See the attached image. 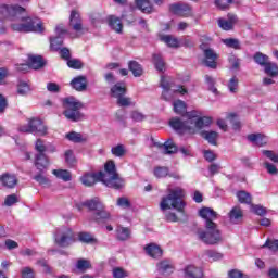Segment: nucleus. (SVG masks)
Wrapping results in <instances>:
<instances>
[{
	"label": "nucleus",
	"mask_w": 278,
	"mask_h": 278,
	"mask_svg": "<svg viewBox=\"0 0 278 278\" xmlns=\"http://www.w3.org/2000/svg\"><path fill=\"white\" fill-rule=\"evenodd\" d=\"M173 105L175 114H179L184 118H188V114H190V112H188V106L186 105V102H184L182 100H176L174 101Z\"/></svg>",
	"instance_id": "22"
},
{
	"label": "nucleus",
	"mask_w": 278,
	"mask_h": 278,
	"mask_svg": "<svg viewBox=\"0 0 278 278\" xmlns=\"http://www.w3.org/2000/svg\"><path fill=\"white\" fill-rule=\"evenodd\" d=\"M146 252L150 257H162V249L155 244V243H150L146 245Z\"/></svg>",
	"instance_id": "31"
},
{
	"label": "nucleus",
	"mask_w": 278,
	"mask_h": 278,
	"mask_svg": "<svg viewBox=\"0 0 278 278\" xmlns=\"http://www.w3.org/2000/svg\"><path fill=\"white\" fill-rule=\"evenodd\" d=\"M187 118H188L187 123H189L190 127H192L191 134H194L197 129H203V127H210V125H212L211 117L197 118V111L187 113Z\"/></svg>",
	"instance_id": "9"
},
{
	"label": "nucleus",
	"mask_w": 278,
	"mask_h": 278,
	"mask_svg": "<svg viewBox=\"0 0 278 278\" xmlns=\"http://www.w3.org/2000/svg\"><path fill=\"white\" fill-rule=\"evenodd\" d=\"M224 45L226 47H229L230 49H240V41L238 39L228 38L223 40Z\"/></svg>",
	"instance_id": "50"
},
{
	"label": "nucleus",
	"mask_w": 278,
	"mask_h": 278,
	"mask_svg": "<svg viewBox=\"0 0 278 278\" xmlns=\"http://www.w3.org/2000/svg\"><path fill=\"white\" fill-rule=\"evenodd\" d=\"M35 149L38 153H45L47 151V146H45V141L42 139H37Z\"/></svg>",
	"instance_id": "60"
},
{
	"label": "nucleus",
	"mask_w": 278,
	"mask_h": 278,
	"mask_svg": "<svg viewBox=\"0 0 278 278\" xmlns=\"http://www.w3.org/2000/svg\"><path fill=\"white\" fill-rule=\"evenodd\" d=\"M68 27L76 34H84V20H81V14H79V11H71ZM74 38H79V35H75Z\"/></svg>",
	"instance_id": "10"
},
{
	"label": "nucleus",
	"mask_w": 278,
	"mask_h": 278,
	"mask_svg": "<svg viewBox=\"0 0 278 278\" xmlns=\"http://www.w3.org/2000/svg\"><path fill=\"white\" fill-rule=\"evenodd\" d=\"M237 198L239 203H244L245 205H251L253 198L251 197V193L247 191H239L237 192Z\"/></svg>",
	"instance_id": "37"
},
{
	"label": "nucleus",
	"mask_w": 278,
	"mask_h": 278,
	"mask_svg": "<svg viewBox=\"0 0 278 278\" xmlns=\"http://www.w3.org/2000/svg\"><path fill=\"white\" fill-rule=\"evenodd\" d=\"M67 66L70 68H76V70H79V68H83L84 64L81 63V61L77 60V59H74V60H68L67 61Z\"/></svg>",
	"instance_id": "61"
},
{
	"label": "nucleus",
	"mask_w": 278,
	"mask_h": 278,
	"mask_svg": "<svg viewBox=\"0 0 278 278\" xmlns=\"http://www.w3.org/2000/svg\"><path fill=\"white\" fill-rule=\"evenodd\" d=\"M184 273L189 278H203V269L194 265H187Z\"/></svg>",
	"instance_id": "20"
},
{
	"label": "nucleus",
	"mask_w": 278,
	"mask_h": 278,
	"mask_svg": "<svg viewBox=\"0 0 278 278\" xmlns=\"http://www.w3.org/2000/svg\"><path fill=\"white\" fill-rule=\"evenodd\" d=\"M202 136L210 144L216 146V140H218V132L216 131H203Z\"/></svg>",
	"instance_id": "42"
},
{
	"label": "nucleus",
	"mask_w": 278,
	"mask_h": 278,
	"mask_svg": "<svg viewBox=\"0 0 278 278\" xmlns=\"http://www.w3.org/2000/svg\"><path fill=\"white\" fill-rule=\"evenodd\" d=\"M253 60H254L255 63L258 64V66H264V68L270 62L268 55H266L262 52H256L253 56Z\"/></svg>",
	"instance_id": "34"
},
{
	"label": "nucleus",
	"mask_w": 278,
	"mask_h": 278,
	"mask_svg": "<svg viewBox=\"0 0 278 278\" xmlns=\"http://www.w3.org/2000/svg\"><path fill=\"white\" fill-rule=\"evenodd\" d=\"M200 48L203 50L204 54L203 64L207 66V68L215 70L217 67L216 60H218L216 51L212 48H205L204 45L200 46Z\"/></svg>",
	"instance_id": "15"
},
{
	"label": "nucleus",
	"mask_w": 278,
	"mask_h": 278,
	"mask_svg": "<svg viewBox=\"0 0 278 278\" xmlns=\"http://www.w3.org/2000/svg\"><path fill=\"white\" fill-rule=\"evenodd\" d=\"M0 181L4 188H14L16 184H18V179H16V176L4 174L0 177Z\"/></svg>",
	"instance_id": "29"
},
{
	"label": "nucleus",
	"mask_w": 278,
	"mask_h": 278,
	"mask_svg": "<svg viewBox=\"0 0 278 278\" xmlns=\"http://www.w3.org/2000/svg\"><path fill=\"white\" fill-rule=\"evenodd\" d=\"M65 162L70 166H75V164L77 163V160L75 159V154H73V150H67L65 152Z\"/></svg>",
	"instance_id": "52"
},
{
	"label": "nucleus",
	"mask_w": 278,
	"mask_h": 278,
	"mask_svg": "<svg viewBox=\"0 0 278 278\" xmlns=\"http://www.w3.org/2000/svg\"><path fill=\"white\" fill-rule=\"evenodd\" d=\"M199 216L204 220V227H212L217 225L216 220H218L220 215L214 208L203 206L199 210Z\"/></svg>",
	"instance_id": "12"
},
{
	"label": "nucleus",
	"mask_w": 278,
	"mask_h": 278,
	"mask_svg": "<svg viewBox=\"0 0 278 278\" xmlns=\"http://www.w3.org/2000/svg\"><path fill=\"white\" fill-rule=\"evenodd\" d=\"M263 247H267L269 251L276 252L278 251V239H275V240L267 239Z\"/></svg>",
	"instance_id": "55"
},
{
	"label": "nucleus",
	"mask_w": 278,
	"mask_h": 278,
	"mask_svg": "<svg viewBox=\"0 0 278 278\" xmlns=\"http://www.w3.org/2000/svg\"><path fill=\"white\" fill-rule=\"evenodd\" d=\"M22 278H34V269L31 267H24L21 270Z\"/></svg>",
	"instance_id": "64"
},
{
	"label": "nucleus",
	"mask_w": 278,
	"mask_h": 278,
	"mask_svg": "<svg viewBox=\"0 0 278 278\" xmlns=\"http://www.w3.org/2000/svg\"><path fill=\"white\" fill-rule=\"evenodd\" d=\"M163 149L164 155H173L179 151L185 157H188V155H191L190 148L180 147L178 148L177 144H175V141L173 139H168L163 144L160 146Z\"/></svg>",
	"instance_id": "11"
},
{
	"label": "nucleus",
	"mask_w": 278,
	"mask_h": 278,
	"mask_svg": "<svg viewBox=\"0 0 278 278\" xmlns=\"http://www.w3.org/2000/svg\"><path fill=\"white\" fill-rule=\"evenodd\" d=\"M161 40L165 42L167 47H173L175 49L179 47V40L170 35L163 36Z\"/></svg>",
	"instance_id": "43"
},
{
	"label": "nucleus",
	"mask_w": 278,
	"mask_h": 278,
	"mask_svg": "<svg viewBox=\"0 0 278 278\" xmlns=\"http://www.w3.org/2000/svg\"><path fill=\"white\" fill-rule=\"evenodd\" d=\"M65 138H67V140H70L71 142L75 143L86 142V138H84L80 132L72 131L67 134Z\"/></svg>",
	"instance_id": "41"
},
{
	"label": "nucleus",
	"mask_w": 278,
	"mask_h": 278,
	"mask_svg": "<svg viewBox=\"0 0 278 278\" xmlns=\"http://www.w3.org/2000/svg\"><path fill=\"white\" fill-rule=\"evenodd\" d=\"M45 170H40L39 174L35 175L33 177V179H35V181H37V184H39V186H49V184H51V181L49 180V178H47V176H45Z\"/></svg>",
	"instance_id": "45"
},
{
	"label": "nucleus",
	"mask_w": 278,
	"mask_h": 278,
	"mask_svg": "<svg viewBox=\"0 0 278 278\" xmlns=\"http://www.w3.org/2000/svg\"><path fill=\"white\" fill-rule=\"evenodd\" d=\"M78 240L80 242H85L86 244H90V242H94V238L89 232H79Z\"/></svg>",
	"instance_id": "49"
},
{
	"label": "nucleus",
	"mask_w": 278,
	"mask_h": 278,
	"mask_svg": "<svg viewBox=\"0 0 278 278\" xmlns=\"http://www.w3.org/2000/svg\"><path fill=\"white\" fill-rule=\"evenodd\" d=\"M251 210L252 212H254V214H256L257 216H264L266 215V208L262 205H255V204H251Z\"/></svg>",
	"instance_id": "59"
},
{
	"label": "nucleus",
	"mask_w": 278,
	"mask_h": 278,
	"mask_svg": "<svg viewBox=\"0 0 278 278\" xmlns=\"http://www.w3.org/2000/svg\"><path fill=\"white\" fill-rule=\"evenodd\" d=\"M108 24L116 34H123V22H121V18L115 15H110L108 17Z\"/></svg>",
	"instance_id": "26"
},
{
	"label": "nucleus",
	"mask_w": 278,
	"mask_h": 278,
	"mask_svg": "<svg viewBox=\"0 0 278 278\" xmlns=\"http://www.w3.org/2000/svg\"><path fill=\"white\" fill-rule=\"evenodd\" d=\"M128 68L132 73L134 77H142V73H144L142 65H140L138 61H130L128 63Z\"/></svg>",
	"instance_id": "33"
},
{
	"label": "nucleus",
	"mask_w": 278,
	"mask_h": 278,
	"mask_svg": "<svg viewBox=\"0 0 278 278\" xmlns=\"http://www.w3.org/2000/svg\"><path fill=\"white\" fill-rule=\"evenodd\" d=\"M168 10L172 14L176 16H181L182 18H190L192 16V7L188 3L178 2L169 4Z\"/></svg>",
	"instance_id": "13"
},
{
	"label": "nucleus",
	"mask_w": 278,
	"mask_h": 278,
	"mask_svg": "<svg viewBox=\"0 0 278 278\" xmlns=\"http://www.w3.org/2000/svg\"><path fill=\"white\" fill-rule=\"evenodd\" d=\"M52 175L58 177V179H62L63 181H71V179H73L71 172L66 169H54L52 170Z\"/></svg>",
	"instance_id": "35"
},
{
	"label": "nucleus",
	"mask_w": 278,
	"mask_h": 278,
	"mask_svg": "<svg viewBox=\"0 0 278 278\" xmlns=\"http://www.w3.org/2000/svg\"><path fill=\"white\" fill-rule=\"evenodd\" d=\"M204 79H205V83L208 86V90H211V92H213V94H218V89L215 88L216 80L214 79V77H212L210 75H205Z\"/></svg>",
	"instance_id": "47"
},
{
	"label": "nucleus",
	"mask_w": 278,
	"mask_h": 278,
	"mask_svg": "<svg viewBox=\"0 0 278 278\" xmlns=\"http://www.w3.org/2000/svg\"><path fill=\"white\" fill-rule=\"evenodd\" d=\"M30 123V131L31 134H37L38 136H47V126L41 122L40 118H31Z\"/></svg>",
	"instance_id": "18"
},
{
	"label": "nucleus",
	"mask_w": 278,
	"mask_h": 278,
	"mask_svg": "<svg viewBox=\"0 0 278 278\" xmlns=\"http://www.w3.org/2000/svg\"><path fill=\"white\" fill-rule=\"evenodd\" d=\"M54 244L61 249H68L72 244L77 242V237L73 229L68 227L56 228L53 235Z\"/></svg>",
	"instance_id": "7"
},
{
	"label": "nucleus",
	"mask_w": 278,
	"mask_h": 278,
	"mask_svg": "<svg viewBox=\"0 0 278 278\" xmlns=\"http://www.w3.org/2000/svg\"><path fill=\"white\" fill-rule=\"evenodd\" d=\"M83 206L88 207L89 211L92 212L90 218L94 220V223H105V220H110V214L105 211V206H103L99 198L83 202Z\"/></svg>",
	"instance_id": "6"
},
{
	"label": "nucleus",
	"mask_w": 278,
	"mask_h": 278,
	"mask_svg": "<svg viewBox=\"0 0 278 278\" xmlns=\"http://www.w3.org/2000/svg\"><path fill=\"white\" fill-rule=\"evenodd\" d=\"M161 88H163L162 99L164 101H173L177 92L179 94H186L188 90L184 89L181 86H175V83L168 77H161Z\"/></svg>",
	"instance_id": "8"
},
{
	"label": "nucleus",
	"mask_w": 278,
	"mask_h": 278,
	"mask_svg": "<svg viewBox=\"0 0 278 278\" xmlns=\"http://www.w3.org/2000/svg\"><path fill=\"white\" fill-rule=\"evenodd\" d=\"M242 208H240V206H235L229 212L230 223H233L235 225H237L238 222L242 220Z\"/></svg>",
	"instance_id": "32"
},
{
	"label": "nucleus",
	"mask_w": 278,
	"mask_h": 278,
	"mask_svg": "<svg viewBox=\"0 0 278 278\" xmlns=\"http://www.w3.org/2000/svg\"><path fill=\"white\" fill-rule=\"evenodd\" d=\"M2 16L10 18V21H17L11 24L13 31H20L21 34H42L45 26L42 21L38 17L25 16V8L18 4H3L0 9Z\"/></svg>",
	"instance_id": "1"
},
{
	"label": "nucleus",
	"mask_w": 278,
	"mask_h": 278,
	"mask_svg": "<svg viewBox=\"0 0 278 278\" xmlns=\"http://www.w3.org/2000/svg\"><path fill=\"white\" fill-rule=\"evenodd\" d=\"M62 105L64 108L63 115L65 118H67V121H72L73 123L84 121V113L80 111L84 109V103H81L75 97L64 98Z\"/></svg>",
	"instance_id": "4"
},
{
	"label": "nucleus",
	"mask_w": 278,
	"mask_h": 278,
	"mask_svg": "<svg viewBox=\"0 0 278 278\" xmlns=\"http://www.w3.org/2000/svg\"><path fill=\"white\" fill-rule=\"evenodd\" d=\"M113 277L114 278H125V277H127V271H125L121 267H116L113 269Z\"/></svg>",
	"instance_id": "62"
},
{
	"label": "nucleus",
	"mask_w": 278,
	"mask_h": 278,
	"mask_svg": "<svg viewBox=\"0 0 278 278\" xmlns=\"http://www.w3.org/2000/svg\"><path fill=\"white\" fill-rule=\"evenodd\" d=\"M198 238L204 244L208 247H217L218 244H223L225 242V238H223V230L218 227V224L213 226L204 227V230L198 231Z\"/></svg>",
	"instance_id": "5"
},
{
	"label": "nucleus",
	"mask_w": 278,
	"mask_h": 278,
	"mask_svg": "<svg viewBox=\"0 0 278 278\" xmlns=\"http://www.w3.org/2000/svg\"><path fill=\"white\" fill-rule=\"evenodd\" d=\"M117 205L118 207H123L124 210H129L131 207V202L129 199L122 197L117 199Z\"/></svg>",
	"instance_id": "54"
},
{
	"label": "nucleus",
	"mask_w": 278,
	"mask_h": 278,
	"mask_svg": "<svg viewBox=\"0 0 278 278\" xmlns=\"http://www.w3.org/2000/svg\"><path fill=\"white\" fill-rule=\"evenodd\" d=\"M111 153L115 157H123L125 155V153H127V150H125V146L117 144L111 149Z\"/></svg>",
	"instance_id": "46"
},
{
	"label": "nucleus",
	"mask_w": 278,
	"mask_h": 278,
	"mask_svg": "<svg viewBox=\"0 0 278 278\" xmlns=\"http://www.w3.org/2000/svg\"><path fill=\"white\" fill-rule=\"evenodd\" d=\"M187 119H181L179 117H173L169 119V126L172 129H175V131H180V134H191L192 131V126H190V123H188V117H185Z\"/></svg>",
	"instance_id": "16"
},
{
	"label": "nucleus",
	"mask_w": 278,
	"mask_h": 278,
	"mask_svg": "<svg viewBox=\"0 0 278 278\" xmlns=\"http://www.w3.org/2000/svg\"><path fill=\"white\" fill-rule=\"evenodd\" d=\"M138 10H141L143 14H151L153 12V4L149 0H135Z\"/></svg>",
	"instance_id": "30"
},
{
	"label": "nucleus",
	"mask_w": 278,
	"mask_h": 278,
	"mask_svg": "<svg viewBox=\"0 0 278 278\" xmlns=\"http://www.w3.org/2000/svg\"><path fill=\"white\" fill-rule=\"evenodd\" d=\"M125 94H127L125 83H117L111 88V96L114 99H121L122 97H125Z\"/></svg>",
	"instance_id": "21"
},
{
	"label": "nucleus",
	"mask_w": 278,
	"mask_h": 278,
	"mask_svg": "<svg viewBox=\"0 0 278 278\" xmlns=\"http://www.w3.org/2000/svg\"><path fill=\"white\" fill-rule=\"evenodd\" d=\"M156 268L160 275H170L175 267L170 261L164 260L156 264Z\"/></svg>",
	"instance_id": "23"
},
{
	"label": "nucleus",
	"mask_w": 278,
	"mask_h": 278,
	"mask_svg": "<svg viewBox=\"0 0 278 278\" xmlns=\"http://www.w3.org/2000/svg\"><path fill=\"white\" fill-rule=\"evenodd\" d=\"M152 64H154L159 73H164L166 71V62L164 61V58L161 53L152 54Z\"/></svg>",
	"instance_id": "25"
},
{
	"label": "nucleus",
	"mask_w": 278,
	"mask_h": 278,
	"mask_svg": "<svg viewBox=\"0 0 278 278\" xmlns=\"http://www.w3.org/2000/svg\"><path fill=\"white\" fill-rule=\"evenodd\" d=\"M239 81L238 77L233 76L232 78L229 79L228 81V90L229 92H231L232 94H236L238 92V86H239Z\"/></svg>",
	"instance_id": "48"
},
{
	"label": "nucleus",
	"mask_w": 278,
	"mask_h": 278,
	"mask_svg": "<svg viewBox=\"0 0 278 278\" xmlns=\"http://www.w3.org/2000/svg\"><path fill=\"white\" fill-rule=\"evenodd\" d=\"M35 166L37 170H45L47 166H49V159H47V154L38 153L35 159Z\"/></svg>",
	"instance_id": "28"
},
{
	"label": "nucleus",
	"mask_w": 278,
	"mask_h": 278,
	"mask_svg": "<svg viewBox=\"0 0 278 278\" xmlns=\"http://www.w3.org/2000/svg\"><path fill=\"white\" fill-rule=\"evenodd\" d=\"M117 233V240L125 241L129 240V236H131V231H129V228L121 227L116 230Z\"/></svg>",
	"instance_id": "44"
},
{
	"label": "nucleus",
	"mask_w": 278,
	"mask_h": 278,
	"mask_svg": "<svg viewBox=\"0 0 278 278\" xmlns=\"http://www.w3.org/2000/svg\"><path fill=\"white\" fill-rule=\"evenodd\" d=\"M154 175L159 178L162 179L164 177H168V167H156L154 169Z\"/></svg>",
	"instance_id": "53"
},
{
	"label": "nucleus",
	"mask_w": 278,
	"mask_h": 278,
	"mask_svg": "<svg viewBox=\"0 0 278 278\" xmlns=\"http://www.w3.org/2000/svg\"><path fill=\"white\" fill-rule=\"evenodd\" d=\"M231 3H233V0H215V5L219 10H229Z\"/></svg>",
	"instance_id": "51"
},
{
	"label": "nucleus",
	"mask_w": 278,
	"mask_h": 278,
	"mask_svg": "<svg viewBox=\"0 0 278 278\" xmlns=\"http://www.w3.org/2000/svg\"><path fill=\"white\" fill-rule=\"evenodd\" d=\"M56 37L50 38V48L51 51H60L62 46L64 45V37L65 34H68V30L64 28V25L60 24L55 27Z\"/></svg>",
	"instance_id": "14"
},
{
	"label": "nucleus",
	"mask_w": 278,
	"mask_h": 278,
	"mask_svg": "<svg viewBox=\"0 0 278 278\" xmlns=\"http://www.w3.org/2000/svg\"><path fill=\"white\" fill-rule=\"evenodd\" d=\"M228 278H249V276L239 269H231L228 271Z\"/></svg>",
	"instance_id": "58"
},
{
	"label": "nucleus",
	"mask_w": 278,
	"mask_h": 278,
	"mask_svg": "<svg viewBox=\"0 0 278 278\" xmlns=\"http://www.w3.org/2000/svg\"><path fill=\"white\" fill-rule=\"evenodd\" d=\"M31 92V88L29 87V84L25 81H20L17 85V94L21 97H27Z\"/></svg>",
	"instance_id": "38"
},
{
	"label": "nucleus",
	"mask_w": 278,
	"mask_h": 278,
	"mask_svg": "<svg viewBox=\"0 0 278 278\" xmlns=\"http://www.w3.org/2000/svg\"><path fill=\"white\" fill-rule=\"evenodd\" d=\"M98 181H102L106 188H113V190L125 188V179L121 178L116 172L114 161H108L104 164V172L87 173L80 177V182L87 188H91V186H94Z\"/></svg>",
	"instance_id": "2"
},
{
	"label": "nucleus",
	"mask_w": 278,
	"mask_h": 278,
	"mask_svg": "<svg viewBox=\"0 0 278 278\" xmlns=\"http://www.w3.org/2000/svg\"><path fill=\"white\" fill-rule=\"evenodd\" d=\"M28 66L34 71H38V68H42L45 66V60L40 55H29L28 56Z\"/></svg>",
	"instance_id": "27"
},
{
	"label": "nucleus",
	"mask_w": 278,
	"mask_h": 278,
	"mask_svg": "<svg viewBox=\"0 0 278 278\" xmlns=\"http://www.w3.org/2000/svg\"><path fill=\"white\" fill-rule=\"evenodd\" d=\"M204 255L208 257V260H212V262H218L224 257L223 253L217 252L216 250H205Z\"/></svg>",
	"instance_id": "40"
},
{
	"label": "nucleus",
	"mask_w": 278,
	"mask_h": 278,
	"mask_svg": "<svg viewBox=\"0 0 278 278\" xmlns=\"http://www.w3.org/2000/svg\"><path fill=\"white\" fill-rule=\"evenodd\" d=\"M71 86L74 90H77V92H84V90L88 88V80L86 76H78L71 81Z\"/></svg>",
	"instance_id": "19"
},
{
	"label": "nucleus",
	"mask_w": 278,
	"mask_h": 278,
	"mask_svg": "<svg viewBox=\"0 0 278 278\" xmlns=\"http://www.w3.org/2000/svg\"><path fill=\"white\" fill-rule=\"evenodd\" d=\"M263 155L271 160V162L278 163V154H275V152L270 150H263Z\"/></svg>",
	"instance_id": "63"
},
{
	"label": "nucleus",
	"mask_w": 278,
	"mask_h": 278,
	"mask_svg": "<svg viewBox=\"0 0 278 278\" xmlns=\"http://www.w3.org/2000/svg\"><path fill=\"white\" fill-rule=\"evenodd\" d=\"M264 73L268 75V77H277L278 76L277 63H273L269 61L267 66L264 67Z\"/></svg>",
	"instance_id": "36"
},
{
	"label": "nucleus",
	"mask_w": 278,
	"mask_h": 278,
	"mask_svg": "<svg viewBox=\"0 0 278 278\" xmlns=\"http://www.w3.org/2000/svg\"><path fill=\"white\" fill-rule=\"evenodd\" d=\"M117 105H119V108H129V105H131V98L125 96L117 98Z\"/></svg>",
	"instance_id": "56"
},
{
	"label": "nucleus",
	"mask_w": 278,
	"mask_h": 278,
	"mask_svg": "<svg viewBox=\"0 0 278 278\" xmlns=\"http://www.w3.org/2000/svg\"><path fill=\"white\" fill-rule=\"evenodd\" d=\"M248 140L256 147H264V144H268V137L262 134H251L248 136Z\"/></svg>",
	"instance_id": "24"
},
{
	"label": "nucleus",
	"mask_w": 278,
	"mask_h": 278,
	"mask_svg": "<svg viewBox=\"0 0 278 278\" xmlns=\"http://www.w3.org/2000/svg\"><path fill=\"white\" fill-rule=\"evenodd\" d=\"M130 117L132 118V121H135V123H142V121L147 118V116L139 111H132L130 113Z\"/></svg>",
	"instance_id": "57"
},
{
	"label": "nucleus",
	"mask_w": 278,
	"mask_h": 278,
	"mask_svg": "<svg viewBox=\"0 0 278 278\" xmlns=\"http://www.w3.org/2000/svg\"><path fill=\"white\" fill-rule=\"evenodd\" d=\"M76 268L80 273H86V270H89V268H92V265L90 264V261L86 258H80L76 263Z\"/></svg>",
	"instance_id": "39"
},
{
	"label": "nucleus",
	"mask_w": 278,
	"mask_h": 278,
	"mask_svg": "<svg viewBox=\"0 0 278 278\" xmlns=\"http://www.w3.org/2000/svg\"><path fill=\"white\" fill-rule=\"evenodd\" d=\"M238 23V15L233 13L227 14V20L225 18H218L217 24L220 29H224V31H231L233 29V25Z\"/></svg>",
	"instance_id": "17"
},
{
	"label": "nucleus",
	"mask_w": 278,
	"mask_h": 278,
	"mask_svg": "<svg viewBox=\"0 0 278 278\" xmlns=\"http://www.w3.org/2000/svg\"><path fill=\"white\" fill-rule=\"evenodd\" d=\"M184 197H186L184 189H169V193L166 197H163L160 203L162 212L166 210H177V212L184 214L186 207V202L182 200Z\"/></svg>",
	"instance_id": "3"
}]
</instances>
